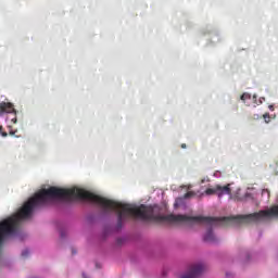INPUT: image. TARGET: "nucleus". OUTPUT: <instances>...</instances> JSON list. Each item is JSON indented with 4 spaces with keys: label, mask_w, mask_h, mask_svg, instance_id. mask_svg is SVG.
Segmentation results:
<instances>
[{
    "label": "nucleus",
    "mask_w": 278,
    "mask_h": 278,
    "mask_svg": "<svg viewBox=\"0 0 278 278\" xmlns=\"http://www.w3.org/2000/svg\"><path fill=\"white\" fill-rule=\"evenodd\" d=\"M264 101H266V98L261 97V98L258 99V105H262V103H264Z\"/></svg>",
    "instance_id": "obj_12"
},
{
    "label": "nucleus",
    "mask_w": 278,
    "mask_h": 278,
    "mask_svg": "<svg viewBox=\"0 0 278 278\" xmlns=\"http://www.w3.org/2000/svg\"><path fill=\"white\" fill-rule=\"evenodd\" d=\"M190 197H194L193 191H189L188 193L185 194V199H190Z\"/></svg>",
    "instance_id": "obj_10"
},
{
    "label": "nucleus",
    "mask_w": 278,
    "mask_h": 278,
    "mask_svg": "<svg viewBox=\"0 0 278 278\" xmlns=\"http://www.w3.org/2000/svg\"><path fill=\"white\" fill-rule=\"evenodd\" d=\"M257 197V192L255 191V189L253 188H248L247 192H245V199H256Z\"/></svg>",
    "instance_id": "obj_5"
},
{
    "label": "nucleus",
    "mask_w": 278,
    "mask_h": 278,
    "mask_svg": "<svg viewBox=\"0 0 278 278\" xmlns=\"http://www.w3.org/2000/svg\"><path fill=\"white\" fill-rule=\"evenodd\" d=\"M204 194H206V197H212V194H217L218 199H223L225 194H231V185H227L224 187L220 185H217L215 187H210L204 191Z\"/></svg>",
    "instance_id": "obj_2"
},
{
    "label": "nucleus",
    "mask_w": 278,
    "mask_h": 278,
    "mask_svg": "<svg viewBox=\"0 0 278 278\" xmlns=\"http://www.w3.org/2000/svg\"><path fill=\"white\" fill-rule=\"evenodd\" d=\"M268 109L270 110V112H275V105L270 104Z\"/></svg>",
    "instance_id": "obj_15"
},
{
    "label": "nucleus",
    "mask_w": 278,
    "mask_h": 278,
    "mask_svg": "<svg viewBox=\"0 0 278 278\" xmlns=\"http://www.w3.org/2000/svg\"><path fill=\"white\" fill-rule=\"evenodd\" d=\"M263 118H264L265 123H270V114L265 113V114L263 115Z\"/></svg>",
    "instance_id": "obj_9"
},
{
    "label": "nucleus",
    "mask_w": 278,
    "mask_h": 278,
    "mask_svg": "<svg viewBox=\"0 0 278 278\" xmlns=\"http://www.w3.org/2000/svg\"><path fill=\"white\" fill-rule=\"evenodd\" d=\"M226 277L231 278V277H233V275L231 273H226Z\"/></svg>",
    "instance_id": "obj_17"
},
{
    "label": "nucleus",
    "mask_w": 278,
    "mask_h": 278,
    "mask_svg": "<svg viewBox=\"0 0 278 278\" xmlns=\"http://www.w3.org/2000/svg\"><path fill=\"white\" fill-rule=\"evenodd\" d=\"M277 167H278V163H277Z\"/></svg>",
    "instance_id": "obj_23"
},
{
    "label": "nucleus",
    "mask_w": 278,
    "mask_h": 278,
    "mask_svg": "<svg viewBox=\"0 0 278 278\" xmlns=\"http://www.w3.org/2000/svg\"><path fill=\"white\" fill-rule=\"evenodd\" d=\"M13 114V117H11V123L16 124V110H14V105L10 102H1L0 103V116L1 114Z\"/></svg>",
    "instance_id": "obj_4"
},
{
    "label": "nucleus",
    "mask_w": 278,
    "mask_h": 278,
    "mask_svg": "<svg viewBox=\"0 0 278 278\" xmlns=\"http://www.w3.org/2000/svg\"><path fill=\"white\" fill-rule=\"evenodd\" d=\"M205 181H210V178H203V179L201 180V184H205Z\"/></svg>",
    "instance_id": "obj_16"
},
{
    "label": "nucleus",
    "mask_w": 278,
    "mask_h": 278,
    "mask_svg": "<svg viewBox=\"0 0 278 278\" xmlns=\"http://www.w3.org/2000/svg\"><path fill=\"white\" fill-rule=\"evenodd\" d=\"M27 255H29V251H28V250H24V251L22 252V256H23V257H27Z\"/></svg>",
    "instance_id": "obj_11"
},
{
    "label": "nucleus",
    "mask_w": 278,
    "mask_h": 278,
    "mask_svg": "<svg viewBox=\"0 0 278 278\" xmlns=\"http://www.w3.org/2000/svg\"><path fill=\"white\" fill-rule=\"evenodd\" d=\"M241 101H243V103H245L247 105H251V103H249L248 101H251V96L248 92H244L241 96Z\"/></svg>",
    "instance_id": "obj_6"
},
{
    "label": "nucleus",
    "mask_w": 278,
    "mask_h": 278,
    "mask_svg": "<svg viewBox=\"0 0 278 278\" xmlns=\"http://www.w3.org/2000/svg\"><path fill=\"white\" fill-rule=\"evenodd\" d=\"M220 176H222V174H220V172H218V170L213 174V177H216L217 179H218Z\"/></svg>",
    "instance_id": "obj_13"
},
{
    "label": "nucleus",
    "mask_w": 278,
    "mask_h": 278,
    "mask_svg": "<svg viewBox=\"0 0 278 278\" xmlns=\"http://www.w3.org/2000/svg\"><path fill=\"white\" fill-rule=\"evenodd\" d=\"M205 270V266L201 263L191 265L186 274H182L180 278H197L201 273Z\"/></svg>",
    "instance_id": "obj_3"
},
{
    "label": "nucleus",
    "mask_w": 278,
    "mask_h": 278,
    "mask_svg": "<svg viewBox=\"0 0 278 278\" xmlns=\"http://www.w3.org/2000/svg\"><path fill=\"white\" fill-rule=\"evenodd\" d=\"M14 134H16V131H10V135H11V136H14Z\"/></svg>",
    "instance_id": "obj_18"
},
{
    "label": "nucleus",
    "mask_w": 278,
    "mask_h": 278,
    "mask_svg": "<svg viewBox=\"0 0 278 278\" xmlns=\"http://www.w3.org/2000/svg\"><path fill=\"white\" fill-rule=\"evenodd\" d=\"M270 218H278V205L265 208L258 213L239 215L232 218L169 215L167 220H169V223H174V225H186L187 227H194V225H206L207 229L203 235V240L208 244H214L215 242H218V238H216L212 227H216L217 225H225V223H229L230 220H233L235 223H260L262 220H270Z\"/></svg>",
    "instance_id": "obj_1"
},
{
    "label": "nucleus",
    "mask_w": 278,
    "mask_h": 278,
    "mask_svg": "<svg viewBox=\"0 0 278 278\" xmlns=\"http://www.w3.org/2000/svg\"><path fill=\"white\" fill-rule=\"evenodd\" d=\"M182 149H186V144H182Z\"/></svg>",
    "instance_id": "obj_20"
},
{
    "label": "nucleus",
    "mask_w": 278,
    "mask_h": 278,
    "mask_svg": "<svg viewBox=\"0 0 278 278\" xmlns=\"http://www.w3.org/2000/svg\"><path fill=\"white\" fill-rule=\"evenodd\" d=\"M184 203V198H177L176 202H175V207H179V205H181Z\"/></svg>",
    "instance_id": "obj_7"
},
{
    "label": "nucleus",
    "mask_w": 278,
    "mask_h": 278,
    "mask_svg": "<svg viewBox=\"0 0 278 278\" xmlns=\"http://www.w3.org/2000/svg\"><path fill=\"white\" fill-rule=\"evenodd\" d=\"M3 138H5V136H8V132H2Z\"/></svg>",
    "instance_id": "obj_19"
},
{
    "label": "nucleus",
    "mask_w": 278,
    "mask_h": 278,
    "mask_svg": "<svg viewBox=\"0 0 278 278\" xmlns=\"http://www.w3.org/2000/svg\"><path fill=\"white\" fill-rule=\"evenodd\" d=\"M2 127L0 126V131H1Z\"/></svg>",
    "instance_id": "obj_22"
},
{
    "label": "nucleus",
    "mask_w": 278,
    "mask_h": 278,
    "mask_svg": "<svg viewBox=\"0 0 278 278\" xmlns=\"http://www.w3.org/2000/svg\"><path fill=\"white\" fill-rule=\"evenodd\" d=\"M252 99H253L254 108H257V105H260V101H257V94H254Z\"/></svg>",
    "instance_id": "obj_8"
},
{
    "label": "nucleus",
    "mask_w": 278,
    "mask_h": 278,
    "mask_svg": "<svg viewBox=\"0 0 278 278\" xmlns=\"http://www.w3.org/2000/svg\"><path fill=\"white\" fill-rule=\"evenodd\" d=\"M264 194H267V197L270 194V193L268 192V189H264V190H263L262 195L264 197Z\"/></svg>",
    "instance_id": "obj_14"
},
{
    "label": "nucleus",
    "mask_w": 278,
    "mask_h": 278,
    "mask_svg": "<svg viewBox=\"0 0 278 278\" xmlns=\"http://www.w3.org/2000/svg\"><path fill=\"white\" fill-rule=\"evenodd\" d=\"M190 188H192V186H189V187H188V190H190Z\"/></svg>",
    "instance_id": "obj_21"
}]
</instances>
